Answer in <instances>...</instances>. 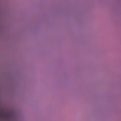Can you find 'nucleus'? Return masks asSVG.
I'll return each instance as SVG.
<instances>
[{"label":"nucleus","mask_w":121,"mask_h":121,"mask_svg":"<svg viewBox=\"0 0 121 121\" xmlns=\"http://www.w3.org/2000/svg\"><path fill=\"white\" fill-rule=\"evenodd\" d=\"M6 116L8 118H9L11 117V115L10 114H7L6 115Z\"/></svg>","instance_id":"1"}]
</instances>
